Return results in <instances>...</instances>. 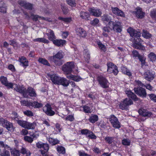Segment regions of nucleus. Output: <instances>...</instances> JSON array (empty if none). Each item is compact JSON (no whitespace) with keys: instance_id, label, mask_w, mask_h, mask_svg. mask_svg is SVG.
I'll use <instances>...</instances> for the list:
<instances>
[{"instance_id":"nucleus-1","label":"nucleus","mask_w":156,"mask_h":156,"mask_svg":"<svg viewBox=\"0 0 156 156\" xmlns=\"http://www.w3.org/2000/svg\"><path fill=\"white\" fill-rule=\"evenodd\" d=\"M127 32L129 33L130 36L132 37L131 39L133 40V47L136 49L143 50L144 49V46L142 45L143 41L140 38L141 33L131 28L128 29Z\"/></svg>"},{"instance_id":"nucleus-2","label":"nucleus","mask_w":156,"mask_h":156,"mask_svg":"<svg viewBox=\"0 0 156 156\" xmlns=\"http://www.w3.org/2000/svg\"><path fill=\"white\" fill-rule=\"evenodd\" d=\"M14 90L16 92L21 94L24 98H36L37 96V94L35 90L31 87H28L27 89L23 85H20L16 84Z\"/></svg>"},{"instance_id":"nucleus-3","label":"nucleus","mask_w":156,"mask_h":156,"mask_svg":"<svg viewBox=\"0 0 156 156\" xmlns=\"http://www.w3.org/2000/svg\"><path fill=\"white\" fill-rule=\"evenodd\" d=\"M64 54L61 51H59L56 54L50 56L48 60L54 62L56 66H60L62 65L64 61L62 59L64 58Z\"/></svg>"},{"instance_id":"nucleus-4","label":"nucleus","mask_w":156,"mask_h":156,"mask_svg":"<svg viewBox=\"0 0 156 156\" xmlns=\"http://www.w3.org/2000/svg\"><path fill=\"white\" fill-rule=\"evenodd\" d=\"M96 80L98 84L103 88L106 89L109 87V83L106 77L103 75H100L97 76Z\"/></svg>"},{"instance_id":"nucleus-5","label":"nucleus","mask_w":156,"mask_h":156,"mask_svg":"<svg viewBox=\"0 0 156 156\" xmlns=\"http://www.w3.org/2000/svg\"><path fill=\"white\" fill-rule=\"evenodd\" d=\"M122 22L118 20L109 21L108 23L111 30H113L117 33H121L122 31Z\"/></svg>"},{"instance_id":"nucleus-6","label":"nucleus","mask_w":156,"mask_h":156,"mask_svg":"<svg viewBox=\"0 0 156 156\" xmlns=\"http://www.w3.org/2000/svg\"><path fill=\"white\" fill-rule=\"evenodd\" d=\"M75 65L73 61L68 62L64 64L62 67V70L65 74H71L74 68Z\"/></svg>"},{"instance_id":"nucleus-7","label":"nucleus","mask_w":156,"mask_h":156,"mask_svg":"<svg viewBox=\"0 0 156 156\" xmlns=\"http://www.w3.org/2000/svg\"><path fill=\"white\" fill-rule=\"evenodd\" d=\"M0 123L2 126L5 128L8 131L11 132H13L15 129L12 123L5 119L2 118H0Z\"/></svg>"},{"instance_id":"nucleus-8","label":"nucleus","mask_w":156,"mask_h":156,"mask_svg":"<svg viewBox=\"0 0 156 156\" xmlns=\"http://www.w3.org/2000/svg\"><path fill=\"white\" fill-rule=\"evenodd\" d=\"M107 72L109 73H113L115 76L117 75L119 72L118 67L114 63L109 62L107 63Z\"/></svg>"},{"instance_id":"nucleus-9","label":"nucleus","mask_w":156,"mask_h":156,"mask_svg":"<svg viewBox=\"0 0 156 156\" xmlns=\"http://www.w3.org/2000/svg\"><path fill=\"white\" fill-rule=\"evenodd\" d=\"M133 104V101L127 98L124 99L119 105V108L122 110H127L128 106Z\"/></svg>"},{"instance_id":"nucleus-10","label":"nucleus","mask_w":156,"mask_h":156,"mask_svg":"<svg viewBox=\"0 0 156 156\" xmlns=\"http://www.w3.org/2000/svg\"><path fill=\"white\" fill-rule=\"evenodd\" d=\"M109 120L112 126L115 128L119 129L121 127V124L118 118L114 115H111Z\"/></svg>"},{"instance_id":"nucleus-11","label":"nucleus","mask_w":156,"mask_h":156,"mask_svg":"<svg viewBox=\"0 0 156 156\" xmlns=\"http://www.w3.org/2000/svg\"><path fill=\"white\" fill-rule=\"evenodd\" d=\"M0 82L2 85L6 87L7 89H12L13 87V83L11 82H8L7 78L3 76L0 77Z\"/></svg>"},{"instance_id":"nucleus-12","label":"nucleus","mask_w":156,"mask_h":156,"mask_svg":"<svg viewBox=\"0 0 156 156\" xmlns=\"http://www.w3.org/2000/svg\"><path fill=\"white\" fill-rule=\"evenodd\" d=\"M134 90L135 93L139 96L142 98L146 97L147 93L144 88L141 87H137L134 88Z\"/></svg>"},{"instance_id":"nucleus-13","label":"nucleus","mask_w":156,"mask_h":156,"mask_svg":"<svg viewBox=\"0 0 156 156\" xmlns=\"http://www.w3.org/2000/svg\"><path fill=\"white\" fill-rule=\"evenodd\" d=\"M43 111L47 115L52 116L55 114V112L52 109L51 105L49 103H47L43 107Z\"/></svg>"},{"instance_id":"nucleus-14","label":"nucleus","mask_w":156,"mask_h":156,"mask_svg":"<svg viewBox=\"0 0 156 156\" xmlns=\"http://www.w3.org/2000/svg\"><path fill=\"white\" fill-rule=\"evenodd\" d=\"M18 3L21 6L23 7L25 9L32 10L33 8V4L27 2L24 0H19L18 1Z\"/></svg>"},{"instance_id":"nucleus-15","label":"nucleus","mask_w":156,"mask_h":156,"mask_svg":"<svg viewBox=\"0 0 156 156\" xmlns=\"http://www.w3.org/2000/svg\"><path fill=\"white\" fill-rule=\"evenodd\" d=\"M76 35L80 37L85 38L87 35L86 30L81 27H77L75 29Z\"/></svg>"},{"instance_id":"nucleus-16","label":"nucleus","mask_w":156,"mask_h":156,"mask_svg":"<svg viewBox=\"0 0 156 156\" xmlns=\"http://www.w3.org/2000/svg\"><path fill=\"white\" fill-rule=\"evenodd\" d=\"M89 11L92 16L96 17H99L101 16L102 12L99 9H95L94 8H90L89 9Z\"/></svg>"},{"instance_id":"nucleus-17","label":"nucleus","mask_w":156,"mask_h":156,"mask_svg":"<svg viewBox=\"0 0 156 156\" xmlns=\"http://www.w3.org/2000/svg\"><path fill=\"white\" fill-rule=\"evenodd\" d=\"M138 112L140 115L144 117H149L153 115L152 112L144 108L139 109Z\"/></svg>"},{"instance_id":"nucleus-18","label":"nucleus","mask_w":156,"mask_h":156,"mask_svg":"<svg viewBox=\"0 0 156 156\" xmlns=\"http://www.w3.org/2000/svg\"><path fill=\"white\" fill-rule=\"evenodd\" d=\"M154 74L151 70H147L144 73V78L146 80L150 81L154 78Z\"/></svg>"},{"instance_id":"nucleus-19","label":"nucleus","mask_w":156,"mask_h":156,"mask_svg":"<svg viewBox=\"0 0 156 156\" xmlns=\"http://www.w3.org/2000/svg\"><path fill=\"white\" fill-rule=\"evenodd\" d=\"M53 44L55 46L58 47H62L65 45L66 43V41L61 39H56L53 41Z\"/></svg>"},{"instance_id":"nucleus-20","label":"nucleus","mask_w":156,"mask_h":156,"mask_svg":"<svg viewBox=\"0 0 156 156\" xmlns=\"http://www.w3.org/2000/svg\"><path fill=\"white\" fill-rule=\"evenodd\" d=\"M112 12L115 15L122 17H125L124 12L122 10L119 9L118 7H112Z\"/></svg>"},{"instance_id":"nucleus-21","label":"nucleus","mask_w":156,"mask_h":156,"mask_svg":"<svg viewBox=\"0 0 156 156\" xmlns=\"http://www.w3.org/2000/svg\"><path fill=\"white\" fill-rule=\"evenodd\" d=\"M126 93L128 97V99H130L134 101H136L139 100V98L134 93L132 92L130 90H126Z\"/></svg>"},{"instance_id":"nucleus-22","label":"nucleus","mask_w":156,"mask_h":156,"mask_svg":"<svg viewBox=\"0 0 156 156\" xmlns=\"http://www.w3.org/2000/svg\"><path fill=\"white\" fill-rule=\"evenodd\" d=\"M48 76L50 77L52 82L55 84H57L59 83V81L60 77L56 74H48Z\"/></svg>"},{"instance_id":"nucleus-23","label":"nucleus","mask_w":156,"mask_h":156,"mask_svg":"<svg viewBox=\"0 0 156 156\" xmlns=\"http://www.w3.org/2000/svg\"><path fill=\"white\" fill-rule=\"evenodd\" d=\"M36 147L38 148H43L44 151H48L49 149V145L46 143L38 142L36 144Z\"/></svg>"},{"instance_id":"nucleus-24","label":"nucleus","mask_w":156,"mask_h":156,"mask_svg":"<svg viewBox=\"0 0 156 156\" xmlns=\"http://www.w3.org/2000/svg\"><path fill=\"white\" fill-rule=\"evenodd\" d=\"M135 15L136 16L140 19H142L144 18L145 12H143L142 9L140 7H138L136 9Z\"/></svg>"},{"instance_id":"nucleus-25","label":"nucleus","mask_w":156,"mask_h":156,"mask_svg":"<svg viewBox=\"0 0 156 156\" xmlns=\"http://www.w3.org/2000/svg\"><path fill=\"white\" fill-rule=\"evenodd\" d=\"M80 17L81 19L88 21L90 20V15L89 12L81 11L80 13Z\"/></svg>"},{"instance_id":"nucleus-26","label":"nucleus","mask_w":156,"mask_h":156,"mask_svg":"<svg viewBox=\"0 0 156 156\" xmlns=\"http://www.w3.org/2000/svg\"><path fill=\"white\" fill-rule=\"evenodd\" d=\"M59 82L57 85H61L64 87H67L69 84V81L63 77L60 78Z\"/></svg>"},{"instance_id":"nucleus-27","label":"nucleus","mask_w":156,"mask_h":156,"mask_svg":"<svg viewBox=\"0 0 156 156\" xmlns=\"http://www.w3.org/2000/svg\"><path fill=\"white\" fill-rule=\"evenodd\" d=\"M50 32L48 33H47L46 34L48 36V39L53 42L56 38V37L55 34V33L51 29L49 30Z\"/></svg>"},{"instance_id":"nucleus-28","label":"nucleus","mask_w":156,"mask_h":156,"mask_svg":"<svg viewBox=\"0 0 156 156\" xmlns=\"http://www.w3.org/2000/svg\"><path fill=\"white\" fill-rule=\"evenodd\" d=\"M110 28L109 27V25L108 26H106L102 28V35L105 37H108V34L110 32Z\"/></svg>"},{"instance_id":"nucleus-29","label":"nucleus","mask_w":156,"mask_h":156,"mask_svg":"<svg viewBox=\"0 0 156 156\" xmlns=\"http://www.w3.org/2000/svg\"><path fill=\"white\" fill-rule=\"evenodd\" d=\"M35 124L34 122L30 123L26 121L24 128L28 129H34L35 128Z\"/></svg>"},{"instance_id":"nucleus-30","label":"nucleus","mask_w":156,"mask_h":156,"mask_svg":"<svg viewBox=\"0 0 156 156\" xmlns=\"http://www.w3.org/2000/svg\"><path fill=\"white\" fill-rule=\"evenodd\" d=\"M43 106L42 103L39 102L37 101H33L31 102L30 106L34 108H39Z\"/></svg>"},{"instance_id":"nucleus-31","label":"nucleus","mask_w":156,"mask_h":156,"mask_svg":"<svg viewBox=\"0 0 156 156\" xmlns=\"http://www.w3.org/2000/svg\"><path fill=\"white\" fill-rule=\"evenodd\" d=\"M84 57L85 60L88 63L89 62L90 58V53L89 51L87 49H85L84 50Z\"/></svg>"},{"instance_id":"nucleus-32","label":"nucleus","mask_w":156,"mask_h":156,"mask_svg":"<svg viewBox=\"0 0 156 156\" xmlns=\"http://www.w3.org/2000/svg\"><path fill=\"white\" fill-rule=\"evenodd\" d=\"M121 70L122 73L128 76L129 77L132 76L131 72L125 66L122 67Z\"/></svg>"},{"instance_id":"nucleus-33","label":"nucleus","mask_w":156,"mask_h":156,"mask_svg":"<svg viewBox=\"0 0 156 156\" xmlns=\"http://www.w3.org/2000/svg\"><path fill=\"white\" fill-rule=\"evenodd\" d=\"M148 57L150 61L153 62L156 61V55L153 52H151L148 55Z\"/></svg>"},{"instance_id":"nucleus-34","label":"nucleus","mask_w":156,"mask_h":156,"mask_svg":"<svg viewBox=\"0 0 156 156\" xmlns=\"http://www.w3.org/2000/svg\"><path fill=\"white\" fill-rule=\"evenodd\" d=\"M48 141L49 143L52 145H55L59 144L60 142V141L57 139H54L51 137L48 138Z\"/></svg>"},{"instance_id":"nucleus-35","label":"nucleus","mask_w":156,"mask_h":156,"mask_svg":"<svg viewBox=\"0 0 156 156\" xmlns=\"http://www.w3.org/2000/svg\"><path fill=\"white\" fill-rule=\"evenodd\" d=\"M98 117L97 115H93L90 117L89 120L90 122L94 123L98 121Z\"/></svg>"},{"instance_id":"nucleus-36","label":"nucleus","mask_w":156,"mask_h":156,"mask_svg":"<svg viewBox=\"0 0 156 156\" xmlns=\"http://www.w3.org/2000/svg\"><path fill=\"white\" fill-rule=\"evenodd\" d=\"M88 104L83 105L81 107L83 108V110L84 112L87 113H90L91 112V108L90 107L88 106Z\"/></svg>"},{"instance_id":"nucleus-37","label":"nucleus","mask_w":156,"mask_h":156,"mask_svg":"<svg viewBox=\"0 0 156 156\" xmlns=\"http://www.w3.org/2000/svg\"><path fill=\"white\" fill-rule=\"evenodd\" d=\"M33 41L34 42H39L43 43L48 44L49 42V41L44 38H38L34 39Z\"/></svg>"},{"instance_id":"nucleus-38","label":"nucleus","mask_w":156,"mask_h":156,"mask_svg":"<svg viewBox=\"0 0 156 156\" xmlns=\"http://www.w3.org/2000/svg\"><path fill=\"white\" fill-rule=\"evenodd\" d=\"M30 17L32 20L34 21H37L38 20V18H41L42 20H45V18L43 16H41L37 15H34L33 14H31Z\"/></svg>"},{"instance_id":"nucleus-39","label":"nucleus","mask_w":156,"mask_h":156,"mask_svg":"<svg viewBox=\"0 0 156 156\" xmlns=\"http://www.w3.org/2000/svg\"><path fill=\"white\" fill-rule=\"evenodd\" d=\"M38 61L39 62L44 65L48 66H50V65L48 62V61L44 58H39L38 59Z\"/></svg>"},{"instance_id":"nucleus-40","label":"nucleus","mask_w":156,"mask_h":156,"mask_svg":"<svg viewBox=\"0 0 156 156\" xmlns=\"http://www.w3.org/2000/svg\"><path fill=\"white\" fill-rule=\"evenodd\" d=\"M101 19L102 21H106L109 23V21H111V18L110 16L108 14H104L101 16Z\"/></svg>"},{"instance_id":"nucleus-41","label":"nucleus","mask_w":156,"mask_h":156,"mask_svg":"<svg viewBox=\"0 0 156 156\" xmlns=\"http://www.w3.org/2000/svg\"><path fill=\"white\" fill-rule=\"evenodd\" d=\"M20 152L23 155L26 154V156H30L31 154V153L29 150H27L26 148L23 147L21 148Z\"/></svg>"},{"instance_id":"nucleus-42","label":"nucleus","mask_w":156,"mask_h":156,"mask_svg":"<svg viewBox=\"0 0 156 156\" xmlns=\"http://www.w3.org/2000/svg\"><path fill=\"white\" fill-rule=\"evenodd\" d=\"M67 77L69 79L73 80L76 82H79L81 79V78L80 76H75L72 74H71L69 76Z\"/></svg>"},{"instance_id":"nucleus-43","label":"nucleus","mask_w":156,"mask_h":156,"mask_svg":"<svg viewBox=\"0 0 156 156\" xmlns=\"http://www.w3.org/2000/svg\"><path fill=\"white\" fill-rule=\"evenodd\" d=\"M11 153L12 156H20V152L19 150L15 148L11 150Z\"/></svg>"},{"instance_id":"nucleus-44","label":"nucleus","mask_w":156,"mask_h":156,"mask_svg":"<svg viewBox=\"0 0 156 156\" xmlns=\"http://www.w3.org/2000/svg\"><path fill=\"white\" fill-rule=\"evenodd\" d=\"M142 36L146 39H149L151 38L152 36V34H150L147 30H143V33L142 34Z\"/></svg>"},{"instance_id":"nucleus-45","label":"nucleus","mask_w":156,"mask_h":156,"mask_svg":"<svg viewBox=\"0 0 156 156\" xmlns=\"http://www.w3.org/2000/svg\"><path fill=\"white\" fill-rule=\"evenodd\" d=\"M97 44H98L99 48L104 51H106V48L105 45L103 44L101 41L99 40L97 42Z\"/></svg>"},{"instance_id":"nucleus-46","label":"nucleus","mask_w":156,"mask_h":156,"mask_svg":"<svg viewBox=\"0 0 156 156\" xmlns=\"http://www.w3.org/2000/svg\"><path fill=\"white\" fill-rule=\"evenodd\" d=\"M21 105L27 107H30L31 102L30 101L26 100H22L20 101Z\"/></svg>"},{"instance_id":"nucleus-47","label":"nucleus","mask_w":156,"mask_h":156,"mask_svg":"<svg viewBox=\"0 0 156 156\" xmlns=\"http://www.w3.org/2000/svg\"><path fill=\"white\" fill-rule=\"evenodd\" d=\"M57 150L60 154H64L66 153L65 148L61 146H58L57 148Z\"/></svg>"},{"instance_id":"nucleus-48","label":"nucleus","mask_w":156,"mask_h":156,"mask_svg":"<svg viewBox=\"0 0 156 156\" xmlns=\"http://www.w3.org/2000/svg\"><path fill=\"white\" fill-rule=\"evenodd\" d=\"M0 155L1 156H10V153L9 151L4 149L0 153Z\"/></svg>"},{"instance_id":"nucleus-49","label":"nucleus","mask_w":156,"mask_h":156,"mask_svg":"<svg viewBox=\"0 0 156 156\" xmlns=\"http://www.w3.org/2000/svg\"><path fill=\"white\" fill-rule=\"evenodd\" d=\"M150 15L151 18L156 20V9L151 11Z\"/></svg>"},{"instance_id":"nucleus-50","label":"nucleus","mask_w":156,"mask_h":156,"mask_svg":"<svg viewBox=\"0 0 156 156\" xmlns=\"http://www.w3.org/2000/svg\"><path fill=\"white\" fill-rule=\"evenodd\" d=\"M61 6L63 14H67L69 11V9L67 7L65 4H61Z\"/></svg>"},{"instance_id":"nucleus-51","label":"nucleus","mask_w":156,"mask_h":156,"mask_svg":"<svg viewBox=\"0 0 156 156\" xmlns=\"http://www.w3.org/2000/svg\"><path fill=\"white\" fill-rule=\"evenodd\" d=\"M58 19L62 21H63L65 22L70 23L72 21V19L71 17L63 18L62 17H59Z\"/></svg>"},{"instance_id":"nucleus-52","label":"nucleus","mask_w":156,"mask_h":156,"mask_svg":"<svg viewBox=\"0 0 156 156\" xmlns=\"http://www.w3.org/2000/svg\"><path fill=\"white\" fill-rule=\"evenodd\" d=\"M138 59L141 63V67H143L144 66H146L145 64L146 63V58H144L143 56L142 55L141 56H140Z\"/></svg>"},{"instance_id":"nucleus-53","label":"nucleus","mask_w":156,"mask_h":156,"mask_svg":"<svg viewBox=\"0 0 156 156\" xmlns=\"http://www.w3.org/2000/svg\"><path fill=\"white\" fill-rule=\"evenodd\" d=\"M114 138L113 137L106 136L105 138V140L108 144H110L112 143Z\"/></svg>"},{"instance_id":"nucleus-54","label":"nucleus","mask_w":156,"mask_h":156,"mask_svg":"<svg viewBox=\"0 0 156 156\" xmlns=\"http://www.w3.org/2000/svg\"><path fill=\"white\" fill-rule=\"evenodd\" d=\"M23 113L25 115L28 117H32L34 116L33 113L31 111L29 110L23 111Z\"/></svg>"},{"instance_id":"nucleus-55","label":"nucleus","mask_w":156,"mask_h":156,"mask_svg":"<svg viewBox=\"0 0 156 156\" xmlns=\"http://www.w3.org/2000/svg\"><path fill=\"white\" fill-rule=\"evenodd\" d=\"M90 131L87 129H83L81 130L80 132L82 135H85L87 137Z\"/></svg>"},{"instance_id":"nucleus-56","label":"nucleus","mask_w":156,"mask_h":156,"mask_svg":"<svg viewBox=\"0 0 156 156\" xmlns=\"http://www.w3.org/2000/svg\"><path fill=\"white\" fill-rule=\"evenodd\" d=\"M87 137L91 139H96L97 138V136L92 131L90 130Z\"/></svg>"},{"instance_id":"nucleus-57","label":"nucleus","mask_w":156,"mask_h":156,"mask_svg":"<svg viewBox=\"0 0 156 156\" xmlns=\"http://www.w3.org/2000/svg\"><path fill=\"white\" fill-rule=\"evenodd\" d=\"M74 119L75 118L73 114V115H69L65 118V120L66 121H69L70 122L73 121Z\"/></svg>"},{"instance_id":"nucleus-58","label":"nucleus","mask_w":156,"mask_h":156,"mask_svg":"<svg viewBox=\"0 0 156 156\" xmlns=\"http://www.w3.org/2000/svg\"><path fill=\"white\" fill-rule=\"evenodd\" d=\"M122 143L123 145L129 146L130 144V141L127 139H124L122 140Z\"/></svg>"},{"instance_id":"nucleus-59","label":"nucleus","mask_w":156,"mask_h":156,"mask_svg":"<svg viewBox=\"0 0 156 156\" xmlns=\"http://www.w3.org/2000/svg\"><path fill=\"white\" fill-rule=\"evenodd\" d=\"M99 22V20L98 18H95L93 20L90 21V24L93 26H96L98 24Z\"/></svg>"},{"instance_id":"nucleus-60","label":"nucleus","mask_w":156,"mask_h":156,"mask_svg":"<svg viewBox=\"0 0 156 156\" xmlns=\"http://www.w3.org/2000/svg\"><path fill=\"white\" fill-rule=\"evenodd\" d=\"M12 115L14 116L13 118L14 120L16 121L19 119V115L16 112L13 111L12 113Z\"/></svg>"},{"instance_id":"nucleus-61","label":"nucleus","mask_w":156,"mask_h":156,"mask_svg":"<svg viewBox=\"0 0 156 156\" xmlns=\"http://www.w3.org/2000/svg\"><path fill=\"white\" fill-rule=\"evenodd\" d=\"M66 2L68 5L72 7H75L76 5L74 0H66Z\"/></svg>"},{"instance_id":"nucleus-62","label":"nucleus","mask_w":156,"mask_h":156,"mask_svg":"<svg viewBox=\"0 0 156 156\" xmlns=\"http://www.w3.org/2000/svg\"><path fill=\"white\" fill-rule=\"evenodd\" d=\"M149 96L150 99L154 102H156V95L154 94H151L147 95Z\"/></svg>"},{"instance_id":"nucleus-63","label":"nucleus","mask_w":156,"mask_h":156,"mask_svg":"<svg viewBox=\"0 0 156 156\" xmlns=\"http://www.w3.org/2000/svg\"><path fill=\"white\" fill-rule=\"evenodd\" d=\"M24 139L25 141L30 143L32 142L33 141V139L32 138L27 136H24Z\"/></svg>"},{"instance_id":"nucleus-64","label":"nucleus","mask_w":156,"mask_h":156,"mask_svg":"<svg viewBox=\"0 0 156 156\" xmlns=\"http://www.w3.org/2000/svg\"><path fill=\"white\" fill-rule=\"evenodd\" d=\"M8 69L10 70L12 72H15L16 71V69L14 66L12 64H9L8 65Z\"/></svg>"}]
</instances>
